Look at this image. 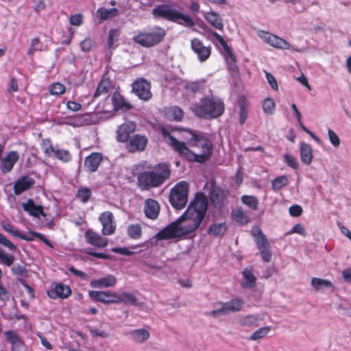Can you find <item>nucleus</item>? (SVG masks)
Instances as JSON below:
<instances>
[{
  "label": "nucleus",
  "instance_id": "f257e3e1",
  "mask_svg": "<svg viewBox=\"0 0 351 351\" xmlns=\"http://www.w3.org/2000/svg\"><path fill=\"white\" fill-rule=\"evenodd\" d=\"M208 206L206 195L202 192L196 193L184 213L177 220L160 230L154 238L158 241L169 240L194 232L204 219Z\"/></svg>",
  "mask_w": 351,
  "mask_h": 351
},
{
  "label": "nucleus",
  "instance_id": "f03ea898",
  "mask_svg": "<svg viewBox=\"0 0 351 351\" xmlns=\"http://www.w3.org/2000/svg\"><path fill=\"white\" fill-rule=\"evenodd\" d=\"M176 128L171 126L161 125L158 128L162 137L179 154L180 156L190 162L204 163L211 158L213 151V145L211 141L203 134H197L192 130H186L191 137L189 138L191 146L198 149L195 153L191 150L184 142L177 140L171 135Z\"/></svg>",
  "mask_w": 351,
  "mask_h": 351
},
{
  "label": "nucleus",
  "instance_id": "7ed1b4c3",
  "mask_svg": "<svg viewBox=\"0 0 351 351\" xmlns=\"http://www.w3.org/2000/svg\"><path fill=\"white\" fill-rule=\"evenodd\" d=\"M194 114L201 119H213L221 117L225 110L223 101L213 95L202 97L191 108Z\"/></svg>",
  "mask_w": 351,
  "mask_h": 351
},
{
  "label": "nucleus",
  "instance_id": "20e7f679",
  "mask_svg": "<svg viewBox=\"0 0 351 351\" xmlns=\"http://www.w3.org/2000/svg\"><path fill=\"white\" fill-rule=\"evenodd\" d=\"M169 167L161 163L157 165L153 171H145L138 176V184L143 190H149L162 185L170 177Z\"/></svg>",
  "mask_w": 351,
  "mask_h": 351
},
{
  "label": "nucleus",
  "instance_id": "39448f33",
  "mask_svg": "<svg viewBox=\"0 0 351 351\" xmlns=\"http://www.w3.org/2000/svg\"><path fill=\"white\" fill-rule=\"evenodd\" d=\"M152 14L154 19H165L184 27H191L195 25V22L190 16L171 8L169 4L156 5L152 10Z\"/></svg>",
  "mask_w": 351,
  "mask_h": 351
},
{
  "label": "nucleus",
  "instance_id": "423d86ee",
  "mask_svg": "<svg viewBox=\"0 0 351 351\" xmlns=\"http://www.w3.org/2000/svg\"><path fill=\"white\" fill-rule=\"evenodd\" d=\"M166 36L163 27L156 25L147 32L139 31L132 37V40L141 47L149 48L160 43Z\"/></svg>",
  "mask_w": 351,
  "mask_h": 351
},
{
  "label": "nucleus",
  "instance_id": "0eeeda50",
  "mask_svg": "<svg viewBox=\"0 0 351 351\" xmlns=\"http://www.w3.org/2000/svg\"><path fill=\"white\" fill-rule=\"evenodd\" d=\"M189 185L186 181L178 182L170 191L169 200L172 206L176 210L183 209L188 202Z\"/></svg>",
  "mask_w": 351,
  "mask_h": 351
},
{
  "label": "nucleus",
  "instance_id": "6e6552de",
  "mask_svg": "<svg viewBox=\"0 0 351 351\" xmlns=\"http://www.w3.org/2000/svg\"><path fill=\"white\" fill-rule=\"evenodd\" d=\"M252 235L262 260L265 263H269L271 260L272 254L270 249V244L266 236L258 227H256V232H254Z\"/></svg>",
  "mask_w": 351,
  "mask_h": 351
},
{
  "label": "nucleus",
  "instance_id": "1a4fd4ad",
  "mask_svg": "<svg viewBox=\"0 0 351 351\" xmlns=\"http://www.w3.org/2000/svg\"><path fill=\"white\" fill-rule=\"evenodd\" d=\"M221 306L220 308L213 310L209 313H206V314L214 317H217L222 315H227L229 313L240 311L243 307L244 301L241 298H236L226 302H221Z\"/></svg>",
  "mask_w": 351,
  "mask_h": 351
},
{
  "label": "nucleus",
  "instance_id": "9d476101",
  "mask_svg": "<svg viewBox=\"0 0 351 351\" xmlns=\"http://www.w3.org/2000/svg\"><path fill=\"white\" fill-rule=\"evenodd\" d=\"M132 92L141 99L148 101L152 97L151 84L144 78H138L132 84Z\"/></svg>",
  "mask_w": 351,
  "mask_h": 351
},
{
  "label": "nucleus",
  "instance_id": "9b49d317",
  "mask_svg": "<svg viewBox=\"0 0 351 351\" xmlns=\"http://www.w3.org/2000/svg\"><path fill=\"white\" fill-rule=\"evenodd\" d=\"M191 47L193 51L197 55L198 60L202 62L206 61L211 55V46H205L203 42L197 38L191 40Z\"/></svg>",
  "mask_w": 351,
  "mask_h": 351
},
{
  "label": "nucleus",
  "instance_id": "f8f14e48",
  "mask_svg": "<svg viewBox=\"0 0 351 351\" xmlns=\"http://www.w3.org/2000/svg\"><path fill=\"white\" fill-rule=\"evenodd\" d=\"M228 193L215 182L211 183L210 191L209 192L210 199L213 206L217 209H221L224 205V200Z\"/></svg>",
  "mask_w": 351,
  "mask_h": 351
},
{
  "label": "nucleus",
  "instance_id": "ddd939ff",
  "mask_svg": "<svg viewBox=\"0 0 351 351\" xmlns=\"http://www.w3.org/2000/svg\"><path fill=\"white\" fill-rule=\"evenodd\" d=\"M117 293L110 291H90L88 295L95 302L105 304H117Z\"/></svg>",
  "mask_w": 351,
  "mask_h": 351
},
{
  "label": "nucleus",
  "instance_id": "4468645a",
  "mask_svg": "<svg viewBox=\"0 0 351 351\" xmlns=\"http://www.w3.org/2000/svg\"><path fill=\"white\" fill-rule=\"evenodd\" d=\"M136 129L134 122L128 121L120 125L116 131V139L121 143H127L130 139V135Z\"/></svg>",
  "mask_w": 351,
  "mask_h": 351
},
{
  "label": "nucleus",
  "instance_id": "2eb2a0df",
  "mask_svg": "<svg viewBox=\"0 0 351 351\" xmlns=\"http://www.w3.org/2000/svg\"><path fill=\"white\" fill-rule=\"evenodd\" d=\"M258 35L265 43L275 48L289 49L291 47L287 40L275 34L263 31Z\"/></svg>",
  "mask_w": 351,
  "mask_h": 351
},
{
  "label": "nucleus",
  "instance_id": "dca6fc26",
  "mask_svg": "<svg viewBox=\"0 0 351 351\" xmlns=\"http://www.w3.org/2000/svg\"><path fill=\"white\" fill-rule=\"evenodd\" d=\"M148 139L145 135L134 134L126 143V148L130 153L143 152L145 149Z\"/></svg>",
  "mask_w": 351,
  "mask_h": 351
},
{
  "label": "nucleus",
  "instance_id": "f3484780",
  "mask_svg": "<svg viewBox=\"0 0 351 351\" xmlns=\"http://www.w3.org/2000/svg\"><path fill=\"white\" fill-rule=\"evenodd\" d=\"M99 219L102 224V234L104 235H111L114 234L116 230V224L114 221V216L110 211L102 213Z\"/></svg>",
  "mask_w": 351,
  "mask_h": 351
},
{
  "label": "nucleus",
  "instance_id": "a211bd4d",
  "mask_svg": "<svg viewBox=\"0 0 351 351\" xmlns=\"http://www.w3.org/2000/svg\"><path fill=\"white\" fill-rule=\"evenodd\" d=\"M84 237L88 244L99 248L106 247L108 244L107 239L102 237L92 229L86 230Z\"/></svg>",
  "mask_w": 351,
  "mask_h": 351
},
{
  "label": "nucleus",
  "instance_id": "6ab92c4d",
  "mask_svg": "<svg viewBox=\"0 0 351 351\" xmlns=\"http://www.w3.org/2000/svg\"><path fill=\"white\" fill-rule=\"evenodd\" d=\"M103 160V155L99 152H93L86 156L84 160V167L89 173L97 171Z\"/></svg>",
  "mask_w": 351,
  "mask_h": 351
},
{
  "label": "nucleus",
  "instance_id": "aec40b11",
  "mask_svg": "<svg viewBox=\"0 0 351 351\" xmlns=\"http://www.w3.org/2000/svg\"><path fill=\"white\" fill-rule=\"evenodd\" d=\"M160 210V207L156 200L152 198H148L145 200L143 211L146 217L155 220L158 217Z\"/></svg>",
  "mask_w": 351,
  "mask_h": 351
},
{
  "label": "nucleus",
  "instance_id": "412c9836",
  "mask_svg": "<svg viewBox=\"0 0 351 351\" xmlns=\"http://www.w3.org/2000/svg\"><path fill=\"white\" fill-rule=\"evenodd\" d=\"M71 294V289L70 287L63 283H57L54 285L53 289L47 291V295L53 299L59 298L61 299H66Z\"/></svg>",
  "mask_w": 351,
  "mask_h": 351
},
{
  "label": "nucleus",
  "instance_id": "4be33fe9",
  "mask_svg": "<svg viewBox=\"0 0 351 351\" xmlns=\"http://www.w3.org/2000/svg\"><path fill=\"white\" fill-rule=\"evenodd\" d=\"M35 184V180L27 176L19 178L14 184V193L19 195L25 191L32 188Z\"/></svg>",
  "mask_w": 351,
  "mask_h": 351
},
{
  "label": "nucleus",
  "instance_id": "5701e85b",
  "mask_svg": "<svg viewBox=\"0 0 351 351\" xmlns=\"http://www.w3.org/2000/svg\"><path fill=\"white\" fill-rule=\"evenodd\" d=\"M22 207L30 216L37 218H39L40 216H46L43 206L35 204L33 199H28L25 203H23Z\"/></svg>",
  "mask_w": 351,
  "mask_h": 351
},
{
  "label": "nucleus",
  "instance_id": "b1692460",
  "mask_svg": "<svg viewBox=\"0 0 351 351\" xmlns=\"http://www.w3.org/2000/svg\"><path fill=\"white\" fill-rule=\"evenodd\" d=\"M243 279L241 286L244 289H253L256 286V277L252 267H246L242 271Z\"/></svg>",
  "mask_w": 351,
  "mask_h": 351
},
{
  "label": "nucleus",
  "instance_id": "393cba45",
  "mask_svg": "<svg viewBox=\"0 0 351 351\" xmlns=\"http://www.w3.org/2000/svg\"><path fill=\"white\" fill-rule=\"evenodd\" d=\"M19 155L16 151L10 152L1 160V169L3 173H8L12 171L15 163L19 160Z\"/></svg>",
  "mask_w": 351,
  "mask_h": 351
},
{
  "label": "nucleus",
  "instance_id": "a878e982",
  "mask_svg": "<svg viewBox=\"0 0 351 351\" xmlns=\"http://www.w3.org/2000/svg\"><path fill=\"white\" fill-rule=\"evenodd\" d=\"M112 103L115 111L128 110L133 108L132 105L118 92H114L112 95Z\"/></svg>",
  "mask_w": 351,
  "mask_h": 351
},
{
  "label": "nucleus",
  "instance_id": "bb28decb",
  "mask_svg": "<svg viewBox=\"0 0 351 351\" xmlns=\"http://www.w3.org/2000/svg\"><path fill=\"white\" fill-rule=\"evenodd\" d=\"M224 58L226 59L228 69L230 75L234 78L239 77L240 73L237 64V58L232 50L224 53Z\"/></svg>",
  "mask_w": 351,
  "mask_h": 351
},
{
  "label": "nucleus",
  "instance_id": "cd10ccee",
  "mask_svg": "<svg viewBox=\"0 0 351 351\" xmlns=\"http://www.w3.org/2000/svg\"><path fill=\"white\" fill-rule=\"evenodd\" d=\"M117 278L113 275L109 274L104 278L94 280L90 282V286L94 288H107L115 285Z\"/></svg>",
  "mask_w": 351,
  "mask_h": 351
},
{
  "label": "nucleus",
  "instance_id": "c85d7f7f",
  "mask_svg": "<svg viewBox=\"0 0 351 351\" xmlns=\"http://www.w3.org/2000/svg\"><path fill=\"white\" fill-rule=\"evenodd\" d=\"M300 151L301 161L306 165H310L313 160V149L311 146L304 142H301Z\"/></svg>",
  "mask_w": 351,
  "mask_h": 351
},
{
  "label": "nucleus",
  "instance_id": "c756f323",
  "mask_svg": "<svg viewBox=\"0 0 351 351\" xmlns=\"http://www.w3.org/2000/svg\"><path fill=\"white\" fill-rule=\"evenodd\" d=\"M227 231V226L225 222L212 223L207 232L209 235L221 238Z\"/></svg>",
  "mask_w": 351,
  "mask_h": 351
},
{
  "label": "nucleus",
  "instance_id": "7c9ffc66",
  "mask_svg": "<svg viewBox=\"0 0 351 351\" xmlns=\"http://www.w3.org/2000/svg\"><path fill=\"white\" fill-rule=\"evenodd\" d=\"M205 19L215 29L222 30L223 29V20L219 14L215 12H209L204 14Z\"/></svg>",
  "mask_w": 351,
  "mask_h": 351
},
{
  "label": "nucleus",
  "instance_id": "2f4dec72",
  "mask_svg": "<svg viewBox=\"0 0 351 351\" xmlns=\"http://www.w3.org/2000/svg\"><path fill=\"white\" fill-rule=\"evenodd\" d=\"M311 285L316 291H321L325 288L330 289L331 291L334 290V286L331 281L319 278H312Z\"/></svg>",
  "mask_w": 351,
  "mask_h": 351
},
{
  "label": "nucleus",
  "instance_id": "473e14b6",
  "mask_svg": "<svg viewBox=\"0 0 351 351\" xmlns=\"http://www.w3.org/2000/svg\"><path fill=\"white\" fill-rule=\"evenodd\" d=\"M232 217L234 221L241 226L246 225L250 222L249 217L241 208H238L232 210Z\"/></svg>",
  "mask_w": 351,
  "mask_h": 351
},
{
  "label": "nucleus",
  "instance_id": "72a5a7b5",
  "mask_svg": "<svg viewBox=\"0 0 351 351\" xmlns=\"http://www.w3.org/2000/svg\"><path fill=\"white\" fill-rule=\"evenodd\" d=\"M134 341L137 343H143L149 338V332L144 328L134 330L130 332Z\"/></svg>",
  "mask_w": 351,
  "mask_h": 351
},
{
  "label": "nucleus",
  "instance_id": "f704fd0d",
  "mask_svg": "<svg viewBox=\"0 0 351 351\" xmlns=\"http://www.w3.org/2000/svg\"><path fill=\"white\" fill-rule=\"evenodd\" d=\"M112 83L108 78L102 79L98 84L97 89L94 94V97L97 98L103 94H106L110 89Z\"/></svg>",
  "mask_w": 351,
  "mask_h": 351
},
{
  "label": "nucleus",
  "instance_id": "c9c22d12",
  "mask_svg": "<svg viewBox=\"0 0 351 351\" xmlns=\"http://www.w3.org/2000/svg\"><path fill=\"white\" fill-rule=\"evenodd\" d=\"M137 298L134 294L128 292H122L117 295V304L123 303L125 304H130L132 306H136L137 305Z\"/></svg>",
  "mask_w": 351,
  "mask_h": 351
},
{
  "label": "nucleus",
  "instance_id": "e433bc0d",
  "mask_svg": "<svg viewBox=\"0 0 351 351\" xmlns=\"http://www.w3.org/2000/svg\"><path fill=\"white\" fill-rule=\"evenodd\" d=\"M88 117L89 114H88L76 115L71 117L67 123L75 127L85 125L89 123V121H88Z\"/></svg>",
  "mask_w": 351,
  "mask_h": 351
},
{
  "label": "nucleus",
  "instance_id": "4c0bfd02",
  "mask_svg": "<svg viewBox=\"0 0 351 351\" xmlns=\"http://www.w3.org/2000/svg\"><path fill=\"white\" fill-rule=\"evenodd\" d=\"M142 233L141 226L138 223L131 224L127 228V234L132 239H139L142 236Z\"/></svg>",
  "mask_w": 351,
  "mask_h": 351
},
{
  "label": "nucleus",
  "instance_id": "58836bf2",
  "mask_svg": "<svg viewBox=\"0 0 351 351\" xmlns=\"http://www.w3.org/2000/svg\"><path fill=\"white\" fill-rule=\"evenodd\" d=\"M118 10L116 8L106 9L99 8L97 10V13L102 21H106L110 17L115 16L117 14Z\"/></svg>",
  "mask_w": 351,
  "mask_h": 351
},
{
  "label": "nucleus",
  "instance_id": "ea45409f",
  "mask_svg": "<svg viewBox=\"0 0 351 351\" xmlns=\"http://www.w3.org/2000/svg\"><path fill=\"white\" fill-rule=\"evenodd\" d=\"M241 202L252 210L258 209V200L255 196L244 195L241 197Z\"/></svg>",
  "mask_w": 351,
  "mask_h": 351
},
{
  "label": "nucleus",
  "instance_id": "a19ab883",
  "mask_svg": "<svg viewBox=\"0 0 351 351\" xmlns=\"http://www.w3.org/2000/svg\"><path fill=\"white\" fill-rule=\"evenodd\" d=\"M4 335L6 340L12 346H17L22 342L18 332L15 330L5 331Z\"/></svg>",
  "mask_w": 351,
  "mask_h": 351
},
{
  "label": "nucleus",
  "instance_id": "79ce46f5",
  "mask_svg": "<svg viewBox=\"0 0 351 351\" xmlns=\"http://www.w3.org/2000/svg\"><path fill=\"white\" fill-rule=\"evenodd\" d=\"M289 183V180L287 176L282 175L276 178L271 183L272 189L275 191H278L287 186Z\"/></svg>",
  "mask_w": 351,
  "mask_h": 351
},
{
  "label": "nucleus",
  "instance_id": "37998d69",
  "mask_svg": "<svg viewBox=\"0 0 351 351\" xmlns=\"http://www.w3.org/2000/svg\"><path fill=\"white\" fill-rule=\"evenodd\" d=\"M41 149L45 154L49 157L53 156V154L56 151L53 143L49 138L43 139L41 143Z\"/></svg>",
  "mask_w": 351,
  "mask_h": 351
},
{
  "label": "nucleus",
  "instance_id": "c03bdc74",
  "mask_svg": "<svg viewBox=\"0 0 351 351\" xmlns=\"http://www.w3.org/2000/svg\"><path fill=\"white\" fill-rule=\"evenodd\" d=\"M239 123L243 125L248 117V105L246 101H242L239 104Z\"/></svg>",
  "mask_w": 351,
  "mask_h": 351
},
{
  "label": "nucleus",
  "instance_id": "a18cd8bd",
  "mask_svg": "<svg viewBox=\"0 0 351 351\" xmlns=\"http://www.w3.org/2000/svg\"><path fill=\"white\" fill-rule=\"evenodd\" d=\"M53 156L64 162H70L72 159V156L70 152L68 150L64 149H56Z\"/></svg>",
  "mask_w": 351,
  "mask_h": 351
},
{
  "label": "nucleus",
  "instance_id": "49530a36",
  "mask_svg": "<svg viewBox=\"0 0 351 351\" xmlns=\"http://www.w3.org/2000/svg\"><path fill=\"white\" fill-rule=\"evenodd\" d=\"M169 114L173 120L180 121L184 117V112L181 108L173 106L169 108Z\"/></svg>",
  "mask_w": 351,
  "mask_h": 351
},
{
  "label": "nucleus",
  "instance_id": "de8ad7c7",
  "mask_svg": "<svg viewBox=\"0 0 351 351\" xmlns=\"http://www.w3.org/2000/svg\"><path fill=\"white\" fill-rule=\"evenodd\" d=\"M239 323L243 326H258V318L255 315H247L242 317Z\"/></svg>",
  "mask_w": 351,
  "mask_h": 351
},
{
  "label": "nucleus",
  "instance_id": "09e8293b",
  "mask_svg": "<svg viewBox=\"0 0 351 351\" xmlns=\"http://www.w3.org/2000/svg\"><path fill=\"white\" fill-rule=\"evenodd\" d=\"M271 330V328L269 326H265L258 328L257 330L254 332L250 337L249 339L252 341H256L260 339L265 336Z\"/></svg>",
  "mask_w": 351,
  "mask_h": 351
},
{
  "label": "nucleus",
  "instance_id": "8fccbe9b",
  "mask_svg": "<svg viewBox=\"0 0 351 351\" xmlns=\"http://www.w3.org/2000/svg\"><path fill=\"white\" fill-rule=\"evenodd\" d=\"M276 108V104L273 99L267 97L263 101V110L268 114H272Z\"/></svg>",
  "mask_w": 351,
  "mask_h": 351
},
{
  "label": "nucleus",
  "instance_id": "3c124183",
  "mask_svg": "<svg viewBox=\"0 0 351 351\" xmlns=\"http://www.w3.org/2000/svg\"><path fill=\"white\" fill-rule=\"evenodd\" d=\"M91 194V191L88 188L84 187L78 190L76 196L82 202L86 203L89 200Z\"/></svg>",
  "mask_w": 351,
  "mask_h": 351
},
{
  "label": "nucleus",
  "instance_id": "603ef678",
  "mask_svg": "<svg viewBox=\"0 0 351 351\" xmlns=\"http://www.w3.org/2000/svg\"><path fill=\"white\" fill-rule=\"evenodd\" d=\"M66 88L64 84L56 82L51 84L49 92L52 95H60L65 93Z\"/></svg>",
  "mask_w": 351,
  "mask_h": 351
},
{
  "label": "nucleus",
  "instance_id": "864d4df0",
  "mask_svg": "<svg viewBox=\"0 0 351 351\" xmlns=\"http://www.w3.org/2000/svg\"><path fill=\"white\" fill-rule=\"evenodd\" d=\"M0 261L5 265L10 267L14 261V256L12 254H5L4 251L0 248Z\"/></svg>",
  "mask_w": 351,
  "mask_h": 351
},
{
  "label": "nucleus",
  "instance_id": "5fc2aeb1",
  "mask_svg": "<svg viewBox=\"0 0 351 351\" xmlns=\"http://www.w3.org/2000/svg\"><path fill=\"white\" fill-rule=\"evenodd\" d=\"M210 34L221 44L225 51V53L232 51L231 47L228 45V43L225 41L221 35L214 31H210Z\"/></svg>",
  "mask_w": 351,
  "mask_h": 351
},
{
  "label": "nucleus",
  "instance_id": "6e6d98bb",
  "mask_svg": "<svg viewBox=\"0 0 351 351\" xmlns=\"http://www.w3.org/2000/svg\"><path fill=\"white\" fill-rule=\"evenodd\" d=\"M185 88L193 93L199 92L202 88V83L200 82H187L185 85Z\"/></svg>",
  "mask_w": 351,
  "mask_h": 351
},
{
  "label": "nucleus",
  "instance_id": "4d7b16f0",
  "mask_svg": "<svg viewBox=\"0 0 351 351\" xmlns=\"http://www.w3.org/2000/svg\"><path fill=\"white\" fill-rule=\"evenodd\" d=\"M283 160L287 166L296 169L298 167V162L297 159L292 155L287 154L283 156Z\"/></svg>",
  "mask_w": 351,
  "mask_h": 351
},
{
  "label": "nucleus",
  "instance_id": "13d9d810",
  "mask_svg": "<svg viewBox=\"0 0 351 351\" xmlns=\"http://www.w3.org/2000/svg\"><path fill=\"white\" fill-rule=\"evenodd\" d=\"M12 271L14 275L27 278L28 276L27 269L23 265H17L12 267Z\"/></svg>",
  "mask_w": 351,
  "mask_h": 351
},
{
  "label": "nucleus",
  "instance_id": "bf43d9fd",
  "mask_svg": "<svg viewBox=\"0 0 351 351\" xmlns=\"http://www.w3.org/2000/svg\"><path fill=\"white\" fill-rule=\"evenodd\" d=\"M95 45V42L90 38H86L84 40L81 41L80 45L82 51L84 52H89Z\"/></svg>",
  "mask_w": 351,
  "mask_h": 351
},
{
  "label": "nucleus",
  "instance_id": "052dcab7",
  "mask_svg": "<svg viewBox=\"0 0 351 351\" xmlns=\"http://www.w3.org/2000/svg\"><path fill=\"white\" fill-rule=\"evenodd\" d=\"M119 36V32L116 29H112L109 31L108 38V46L110 49L114 48V43L116 38Z\"/></svg>",
  "mask_w": 351,
  "mask_h": 351
},
{
  "label": "nucleus",
  "instance_id": "680f3d73",
  "mask_svg": "<svg viewBox=\"0 0 351 351\" xmlns=\"http://www.w3.org/2000/svg\"><path fill=\"white\" fill-rule=\"evenodd\" d=\"M328 134L330 143L335 147H338L340 145V140L337 134L332 129H328Z\"/></svg>",
  "mask_w": 351,
  "mask_h": 351
},
{
  "label": "nucleus",
  "instance_id": "e2e57ef3",
  "mask_svg": "<svg viewBox=\"0 0 351 351\" xmlns=\"http://www.w3.org/2000/svg\"><path fill=\"white\" fill-rule=\"evenodd\" d=\"M0 243L7 247L11 251L16 250V245L8 240L5 236L0 232Z\"/></svg>",
  "mask_w": 351,
  "mask_h": 351
},
{
  "label": "nucleus",
  "instance_id": "0e129e2a",
  "mask_svg": "<svg viewBox=\"0 0 351 351\" xmlns=\"http://www.w3.org/2000/svg\"><path fill=\"white\" fill-rule=\"evenodd\" d=\"M0 243L7 247L11 251L16 250V245L8 240L5 236L0 232Z\"/></svg>",
  "mask_w": 351,
  "mask_h": 351
},
{
  "label": "nucleus",
  "instance_id": "69168bd1",
  "mask_svg": "<svg viewBox=\"0 0 351 351\" xmlns=\"http://www.w3.org/2000/svg\"><path fill=\"white\" fill-rule=\"evenodd\" d=\"M0 243L7 247L11 251L16 250V245L8 240L5 236L0 232Z\"/></svg>",
  "mask_w": 351,
  "mask_h": 351
},
{
  "label": "nucleus",
  "instance_id": "338daca9",
  "mask_svg": "<svg viewBox=\"0 0 351 351\" xmlns=\"http://www.w3.org/2000/svg\"><path fill=\"white\" fill-rule=\"evenodd\" d=\"M2 227L4 230L6 232L10 233L12 236H14L16 237H18V235H19L20 232L19 231L16 230L12 224L9 223H3L2 224Z\"/></svg>",
  "mask_w": 351,
  "mask_h": 351
},
{
  "label": "nucleus",
  "instance_id": "774afa93",
  "mask_svg": "<svg viewBox=\"0 0 351 351\" xmlns=\"http://www.w3.org/2000/svg\"><path fill=\"white\" fill-rule=\"evenodd\" d=\"M302 211V208L299 205H293L289 209L290 215L293 217H300Z\"/></svg>",
  "mask_w": 351,
  "mask_h": 351
}]
</instances>
